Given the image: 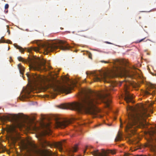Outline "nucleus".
Here are the masks:
<instances>
[{
    "label": "nucleus",
    "instance_id": "obj_17",
    "mask_svg": "<svg viewBox=\"0 0 156 156\" xmlns=\"http://www.w3.org/2000/svg\"><path fill=\"white\" fill-rule=\"evenodd\" d=\"M57 147L60 151H62V147L61 143H59L57 145Z\"/></svg>",
    "mask_w": 156,
    "mask_h": 156
},
{
    "label": "nucleus",
    "instance_id": "obj_29",
    "mask_svg": "<svg viewBox=\"0 0 156 156\" xmlns=\"http://www.w3.org/2000/svg\"><path fill=\"white\" fill-rule=\"evenodd\" d=\"M120 127L121 128H122V122L121 121V120H120Z\"/></svg>",
    "mask_w": 156,
    "mask_h": 156
},
{
    "label": "nucleus",
    "instance_id": "obj_13",
    "mask_svg": "<svg viewBox=\"0 0 156 156\" xmlns=\"http://www.w3.org/2000/svg\"><path fill=\"white\" fill-rule=\"evenodd\" d=\"M18 119V116L14 115H10L6 117L7 120L13 122H16Z\"/></svg>",
    "mask_w": 156,
    "mask_h": 156
},
{
    "label": "nucleus",
    "instance_id": "obj_36",
    "mask_svg": "<svg viewBox=\"0 0 156 156\" xmlns=\"http://www.w3.org/2000/svg\"><path fill=\"white\" fill-rule=\"evenodd\" d=\"M27 93H28L29 94L30 93V91H27Z\"/></svg>",
    "mask_w": 156,
    "mask_h": 156
},
{
    "label": "nucleus",
    "instance_id": "obj_32",
    "mask_svg": "<svg viewBox=\"0 0 156 156\" xmlns=\"http://www.w3.org/2000/svg\"><path fill=\"white\" fill-rule=\"evenodd\" d=\"M137 156H146V155H137Z\"/></svg>",
    "mask_w": 156,
    "mask_h": 156
},
{
    "label": "nucleus",
    "instance_id": "obj_27",
    "mask_svg": "<svg viewBox=\"0 0 156 156\" xmlns=\"http://www.w3.org/2000/svg\"><path fill=\"white\" fill-rule=\"evenodd\" d=\"M6 43L9 44H11L12 43V41L10 40H7Z\"/></svg>",
    "mask_w": 156,
    "mask_h": 156
},
{
    "label": "nucleus",
    "instance_id": "obj_15",
    "mask_svg": "<svg viewBox=\"0 0 156 156\" xmlns=\"http://www.w3.org/2000/svg\"><path fill=\"white\" fill-rule=\"evenodd\" d=\"M78 149V146L77 145H76L74 147H72L69 150V153H71L74 152H76Z\"/></svg>",
    "mask_w": 156,
    "mask_h": 156
},
{
    "label": "nucleus",
    "instance_id": "obj_33",
    "mask_svg": "<svg viewBox=\"0 0 156 156\" xmlns=\"http://www.w3.org/2000/svg\"><path fill=\"white\" fill-rule=\"evenodd\" d=\"M153 132L154 133H155V132H156V129H155V130H154V131Z\"/></svg>",
    "mask_w": 156,
    "mask_h": 156
},
{
    "label": "nucleus",
    "instance_id": "obj_3",
    "mask_svg": "<svg viewBox=\"0 0 156 156\" xmlns=\"http://www.w3.org/2000/svg\"><path fill=\"white\" fill-rule=\"evenodd\" d=\"M126 109L127 111L130 110V112L128 114V121L125 129L126 132L129 130L133 133V131L135 130L136 128L144 126V118L148 116L145 109L143 108L142 111H138L135 108L128 106Z\"/></svg>",
    "mask_w": 156,
    "mask_h": 156
},
{
    "label": "nucleus",
    "instance_id": "obj_18",
    "mask_svg": "<svg viewBox=\"0 0 156 156\" xmlns=\"http://www.w3.org/2000/svg\"><path fill=\"white\" fill-rule=\"evenodd\" d=\"M144 93L145 96H147L151 94V93L147 90L144 91Z\"/></svg>",
    "mask_w": 156,
    "mask_h": 156
},
{
    "label": "nucleus",
    "instance_id": "obj_5",
    "mask_svg": "<svg viewBox=\"0 0 156 156\" xmlns=\"http://www.w3.org/2000/svg\"><path fill=\"white\" fill-rule=\"evenodd\" d=\"M28 61H26L21 56L17 58L19 61L24 62H28L29 68H41V67H44L43 68H52L48 62H46L44 60H40L36 58H31L28 57Z\"/></svg>",
    "mask_w": 156,
    "mask_h": 156
},
{
    "label": "nucleus",
    "instance_id": "obj_4",
    "mask_svg": "<svg viewBox=\"0 0 156 156\" xmlns=\"http://www.w3.org/2000/svg\"><path fill=\"white\" fill-rule=\"evenodd\" d=\"M132 71H128L126 69H116V70L104 71L102 70L94 72L93 75L94 76L95 81H100L101 78H105L107 77H112L116 76L121 77L133 78L135 76L138 75L137 72L133 69Z\"/></svg>",
    "mask_w": 156,
    "mask_h": 156
},
{
    "label": "nucleus",
    "instance_id": "obj_37",
    "mask_svg": "<svg viewBox=\"0 0 156 156\" xmlns=\"http://www.w3.org/2000/svg\"><path fill=\"white\" fill-rule=\"evenodd\" d=\"M105 82H107V81L106 80H105Z\"/></svg>",
    "mask_w": 156,
    "mask_h": 156
},
{
    "label": "nucleus",
    "instance_id": "obj_7",
    "mask_svg": "<svg viewBox=\"0 0 156 156\" xmlns=\"http://www.w3.org/2000/svg\"><path fill=\"white\" fill-rule=\"evenodd\" d=\"M114 64L115 66V68H132L128 61L125 59H116L114 60ZM133 68H136L134 67Z\"/></svg>",
    "mask_w": 156,
    "mask_h": 156
},
{
    "label": "nucleus",
    "instance_id": "obj_25",
    "mask_svg": "<svg viewBox=\"0 0 156 156\" xmlns=\"http://www.w3.org/2000/svg\"><path fill=\"white\" fill-rule=\"evenodd\" d=\"M89 58L90 59L92 58V54L91 53H90L88 55Z\"/></svg>",
    "mask_w": 156,
    "mask_h": 156
},
{
    "label": "nucleus",
    "instance_id": "obj_26",
    "mask_svg": "<svg viewBox=\"0 0 156 156\" xmlns=\"http://www.w3.org/2000/svg\"><path fill=\"white\" fill-rule=\"evenodd\" d=\"M34 50L36 51H37L39 50V49L38 48H34Z\"/></svg>",
    "mask_w": 156,
    "mask_h": 156
},
{
    "label": "nucleus",
    "instance_id": "obj_31",
    "mask_svg": "<svg viewBox=\"0 0 156 156\" xmlns=\"http://www.w3.org/2000/svg\"><path fill=\"white\" fill-rule=\"evenodd\" d=\"M88 148V147H86V150H87V149ZM86 150H84V151L83 152H84V153H85Z\"/></svg>",
    "mask_w": 156,
    "mask_h": 156
},
{
    "label": "nucleus",
    "instance_id": "obj_34",
    "mask_svg": "<svg viewBox=\"0 0 156 156\" xmlns=\"http://www.w3.org/2000/svg\"><path fill=\"white\" fill-rule=\"evenodd\" d=\"M2 42V41L0 40V43Z\"/></svg>",
    "mask_w": 156,
    "mask_h": 156
},
{
    "label": "nucleus",
    "instance_id": "obj_38",
    "mask_svg": "<svg viewBox=\"0 0 156 156\" xmlns=\"http://www.w3.org/2000/svg\"><path fill=\"white\" fill-rule=\"evenodd\" d=\"M8 12V11H6V13H7V12Z\"/></svg>",
    "mask_w": 156,
    "mask_h": 156
},
{
    "label": "nucleus",
    "instance_id": "obj_28",
    "mask_svg": "<svg viewBox=\"0 0 156 156\" xmlns=\"http://www.w3.org/2000/svg\"><path fill=\"white\" fill-rule=\"evenodd\" d=\"M101 62H104L105 63H108V62L106 61H101Z\"/></svg>",
    "mask_w": 156,
    "mask_h": 156
},
{
    "label": "nucleus",
    "instance_id": "obj_23",
    "mask_svg": "<svg viewBox=\"0 0 156 156\" xmlns=\"http://www.w3.org/2000/svg\"><path fill=\"white\" fill-rule=\"evenodd\" d=\"M146 39V37L145 38H144L143 39H141L139 41H137V43H140L142 41H143L145 39Z\"/></svg>",
    "mask_w": 156,
    "mask_h": 156
},
{
    "label": "nucleus",
    "instance_id": "obj_39",
    "mask_svg": "<svg viewBox=\"0 0 156 156\" xmlns=\"http://www.w3.org/2000/svg\"><path fill=\"white\" fill-rule=\"evenodd\" d=\"M148 40H146V41H148Z\"/></svg>",
    "mask_w": 156,
    "mask_h": 156
},
{
    "label": "nucleus",
    "instance_id": "obj_22",
    "mask_svg": "<svg viewBox=\"0 0 156 156\" xmlns=\"http://www.w3.org/2000/svg\"><path fill=\"white\" fill-rule=\"evenodd\" d=\"M148 69L149 71L151 72V73L153 75H155L156 76V72H155L154 73H153L151 71V70H150V69Z\"/></svg>",
    "mask_w": 156,
    "mask_h": 156
},
{
    "label": "nucleus",
    "instance_id": "obj_24",
    "mask_svg": "<svg viewBox=\"0 0 156 156\" xmlns=\"http://www.w3.org/2000/svg\"><path fill=\"white\" fill-rule=\"evenodd\" d=\"M9 7V5L8 4H6L5 5V9H7Z\"/></svg>",
    "mask_w": 156,
    "mask_h": 156
},
{
    "label": "nucleus",
    "instance_id": "obj_40",
    "mask_svg": "<svg viewBox=\"0 0 156 156\" xmlns=\"http://www.w3.org/2000/svg\"><path fill=\"white\" fill-rule=\"evenodd\" d=\"M148 40H146V41H148Z\"/></svg>",
    "mask_w": 156,
    "mask_h": 156
},
{
    "label": "nucleus",
    "instance_id": "obj_12",
    "mask_svg": "<svg viewBox=\"0 0 156 156\" xmlns=\"http://www.w3.org/2000/svg\"><path fill=\"white\" fill-rule=\"evenodd\" d=\"M45 127L44 134L45 135H49L51 132L50 125L49 123L45 124L44 125Z\"/></svg>",
    "mask_w": 156,
    "mask_h": 156
},
{
    "label": "nucleus",
    "instance_id": "obj_19",
    "mask_svg": "<svg viewBox=\"0 0 156 156\" xmlns=\"http://www.w3.org/2000/svg\"><path fill=\"white\" fill-rule=\"evenodd\" d=\"M19 72L22 75L23 74V73L24 71V69H19Z\"/></svg>",
    "mask_w": 156,
    "mask_h": 156
},
{
    "label": "nucleus",
    "instance_id": "obj_8",
    "mask_svg": "<svg viewBox=\"0 0 156 156\" xmlns=\"http://www.w3.org/2000/svg\"><path fill=\"white\" fill-rule=\"evenodd\" d=\"M101 151L100 152L98 150L94 151L92 152V155L94 156H108L107 153H111L112 154H115L116 153L115 150H109L106 151L105 150L102 149ZM130 154L128 153H125V156H129Z\"/></svg>",
    "mask_w": 156,
    "mask_h": 156
},
{
    "label": "nucleus",
    "instance_id": "obj_21",
    "mask_svg": "<svg viewBox=\"0 0 156 156\" xmlns=\"http://www.w3.org/2000/svg\"><path fill=\"white\" fill-rule=\"evenodd\" d=\"M18 67L19 68H25L21 65V64H19L18 65Z\"/></svg>",
    "mask_w": 156,
    "mask_h": 156
},
{
    "label": "nucleus",
    "instance_id": "obj_10",
    "mask_svg": "<svg viewBox=\"0 0 156 156\" xmlns=\"http://www.w3.org/2000/svg\"><path fill=\"white\" fill-rule=\"evenodd\" d=\"M71 123V122L67 119H62L59 120L58 119L56 121V124L58 127L64 128Z\"/></svg>",
    "mask_w": 156,
    "mask_h": 156
},
{
    "label": "nucleus",
    "instance_id": "obj_20",
    "mask_svg": "<svg viewBox=\"0 0 156 156\" xmlns=\"http://www.w3.org/2000/svg\"><path fill=\"white\" fill-rule=\"evenodd\" d=\"M150 87L152 88H156V85H154L153 84H151L150 85Z\"/></svg>",
    "mask_w": 156,
    "mask_h": 156
},
{
    "label": "nucleus",
    "instance_id": "obj_11",
    "mask_svg": "<svg viewBox=\"0 0 156 156\" xmlns=\"http://www.w3.org/2000/svg\"><path fill=\"white\" fill-rule=\"evenodd\" d=\"M125 95L124 98V99L127 103L130 102L133 103V97L130 95L126 90L125 91Z\"/></svg>",
    "mask_w": 156,
    "mask_h": 156
},
{
    "label": "nucleus",
    "instance_id": "obj_2",
    "mask_svg": "<svg viewBox=\"0 0 156 156\" xmlns=\"http://www.w3.org/2000/svg\"><path fill=\"white\" fill-rule=\"evenodd\" d=\"M26 75L30 84L29 90L30 92L32 91L33 86H41L42 84H47L55 91L67 94L70 93L72 88L71 86H76L77 83L76 80H71L67 76L62 77L60 80H58L52 76L50 78H47L34 74H30L28 73H27Z\"/></svg>",
    "mask_w": 156,
    "mask_h": 156
},
{
    "label": "nucleus",
    "instance_id": "obj_41",
    "mask_svg": "<svg viewBox=\"0 0 156 156\" xmlns=\"http://www.w3.org/2000/svg\"><path fill=\"white\" fill-rule=\"evenodd\" d=\"M148 40H146V41H148Z\"/></svg>",
    "mask_w": 156,
    "mask_h": 156
},
{
    "label": "nucleus",
    "instance_id": "obj_30",
    "mask_svg": "<svg viewBox=\"0 0 156 156\" xmlns=\"http://www.w3.org/2000/svg\"><path fill=\"white\" fill-rule=\"evenodd\" d=\"M7 32L8 33L9 35L10 34V31L9 29H8Z\"/></svg>",
    "mask_w": 156,
    "mask_h": 156
},
{
    "label": "nucleus",
    "instance_id": "obj_16",
    "mask_svg": "<svg viewBox=\"0 0 156 156\" xmlns=\"http://www.w3.org/2000/svg\"><path fill=\"white\" fill-rule=\"evenodd\" d=\"M14 46L15 47H16L17 49H19L20 51L21 52V53H23L24 52V50L20 46L17 44L14 45Z\"/></svg>",
    "mask_w": 156,
    "mask_h": 156
},
{
    "label": "nucleus",
    "instance_id": "obj_1",
    "mask_svg": "<svg viewBox=\"0 0 156 156\" xmlns=\"http://www.w3.org/2000/svg\"><path fill=\"white\" fill-rule=\"evenodd\" d=\"M108 96V94L104 93L90 90L88 94H85L79 102L62 104L60 108L76 111L81 113L85 112L94 115L95 117L101 111L95 106L96 104L103 102L105 104L106 107L110 108L111 101L107 98Z\"/></svg>",
    "mask_w": 156,
    "mask_h": 156
},
{
    "label": "nucleus",
    "instance_id": "obj_9",
    "mask_svg": "<svg viewBox=\"0 0 156 156\" xmlns=\"http://www.w3.org/2000/svg\"><path fill=\"white\" fill-rule=\"evenodd\" d=\"M30 147L24 144H23V147L24 149L32 152L35 154L42 155L41 151L38 148L37 146L34 144H30Z\"/></svg>",
    "mask_w": 156,
    "mask_h": 156
},
{
    "label": "nucleus",
    "instance_id": "obj_6",
    "mask_svg": "<svg viewBox=\"0 0 156 156\" xmlns=\"http://www.w3.org/2000/svg\"><path fill=\"white\" fill-rule=\"evenodd\" d=\"M47 53L53 51L54 49L59 48L63 51L69 50L70 47L63 41L58 40L52 44L48 43L44 44L41 45Z\"/></svg>",
    "mask_w": 156,
    "mask_h": 156
},
{
    "label": "nucleus",
    "instance_id": "obj_35",
    "mask_svg": "<svg viewBox=\"0 0 156 156\" xmlns=\"http://www.w3.org/2000/svg\"><path fill=\"white\" fill-rule=\"evenodd\" d=\"M5 151V150L3 149L2 148V151Z\"/></svg>",
    "mask_w": 156,
    "mask_h": 156
},
{
    "label": "nucleus",
    "instance_id": "obj_14",
    "mask_svg": "<svg viewBox=\"0 0 156 156\" xmlns=\"http://www.w3.org/2000/svg\"><path fill=\"white\" fill-rule=\"evenodd\" d=\"M122 134L119 132L118 133L115 139V140L116 141H120L122 139Z\"/></svg>",
    "mask_w": 156,
    "mask_h": 156
}]
</instances>
